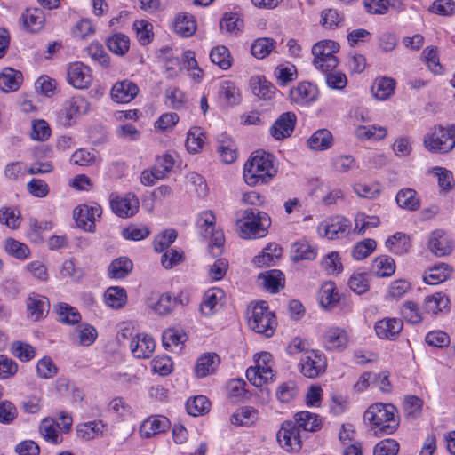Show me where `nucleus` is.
Segmentation results:
<instances>
[{
	"label": "nucleus",
	"mask_w": 455,
	"mask_h": 455,
	"mask_svg": "<svg viewBox=\"0 0 455 455\" xmlns=\"http://www.w3.org/2000/svg\"><path fill=\"white\" fill-rule=\"evenodd\" d=\"M363 421L376 435H392L400 423L397 409L391 403H382L369 406L363 414Z\"/></svg>",
	"instance_id": "nucleus-1"
},
{
	"label": "nucleus",
	"mask_w": 455,
	"mask_h": 455,
	"mask_svg": "<svg viewBox=\"0 0 455 455\" xmlns=\"http://www.w3.org/2000/svg\"><path fill=\"white\" fill-rule=\"evenodd\" d=\"M275 174L274 156L264 150L253 152L243 166V179L250 186L267 183Z\"/></svg>",
	"instance_id": "nucleus-2"
},
{
	"label": "nucleus",
	"mask_w": 455,
	"mask_h": 455,
	"mask_svg": "<svg viewBox=\"0 0 455 455\" xmlns=\"http://www.w3.org/2000/svg\"><path fill=\"white\" fill-rule=\"evenodd\" d=\"M239 236L243 239H258L267 235L271 219L267 213L255 208L245 209L236 222Z\"/></svg>",
	"instance_id": "nucleus-3"
},
{
	"label": "nucleus",
	"mask_w": 455,
	"mask_h": 455,
	"mask_svg": "<svg viewBox=\"0 0 455 455\" xmlns=\"http://www.w3.org/2000/svg\"><path fill=\"white\" fill-rule=\"evenodd\" d=\"M424 147L435 154H446L455 147V125H437L423 140Z\"/></svg>",
	"instance_id": "nucleus-4"
},
{
	"label": "nucleus",
	"mask_w": 455,
	"mask_h": 455,
	"mask_svg": "<svg viewBox=\"0 0 455 455\" xmlns=\"http://www.w3.org/2000/svg\"><path fill=\"white\" fill-rule=\"evenodd\" d=\"M339 49V45L332 40H323L316 43L312 48L315 68L319 71L335 69L339 63L335 53Z\"/></svg>",
	"instance_id": "nucleus-5"
},
{
	"label": "nucleus",
	"mask_w": 455,
	"mask_h": 455,
	"mask_svg": "<svg viewBox=\"0 0 455 455\" xmlns=\"http://www.w3.org/2000/svg\"><path fill=\"white\" fill-rule=\"evenodd\" d=\"M248 323L252 331L266 337H271L275 332V316L268 309L266 301H259L253 306Z\"/></svg>",
	"instance_id": "nucleus-6"
},
{
	"label": "nucleus",
	"mask_w": 455,
	"mask_h": 455,
	"mask_svg": "<svg viewBox=\"0 0 455 455\" xmlns=\"http://www.w3.org/2000/svg\"><path fill=\"white\" fill-rule=\"evenodd\" d=\"M327 367L324 355L319 351H307L300 358L299 368L306 378L315 379L323 374Z\"/></svg>",
	"instance_id": "nucleus-7"
},
{
	"label": "nucleus",
	"mask_w": 455,
	"mask_h": 455,
	"mask_svg": "<svg viewBox=\"0 0 455 455\" xmlns=\"http://www.w3.org/2000/svg\"><path fill=\"white\" fill-rule=\"evenodd\" d=\"M351 230V222L343 217L336 216L325 220L318 226V233L330 240L346 237Z\"/></svg>",
	"instance_id": "nucleus-8"
},
{
	"label": "nucleus",
	"mask_w": 455,
	"mask_h": 455,
	"mask_svg": "<svg viewBox=\"0 0 455 455\" xmlns=\"http://www.w3.org/2000/svg\"><path fill=\"white\" fill-rule=\"evenodd\" d=\"M276 439L281 447L286 451H299L301 448V437L296 423L285 421L276 434Z\"/></svg>",
	"instance_id": "nucleus-9"
},
{
	"label": "nucleus",
	"mask_w": 455,
	"mask_h": 455,
	"mask_svg": "<svg viewBox=\"0 0 455 455\" xmlns=\"http://www.w3.org/2000/svg\"><path fill=\"white\" fill-rule=\"evenodd\" d=\"M102 210L100 205L89 206L79 205L74 210V219L78 228L84 231L93 232L95 230V220L100 217Z\"/></svg>",
	"instance_id": "nucleus-10"
},
{
	"label": "nucleus",
	"mask_w": 455,
	"mask_h": 455,
	"mask_svg": "<svg viewBox=\"0 0 455 455\" xmlns=\"http://www.w3.org/2000/svg\"><path fill=\"white\" fill-rule=\"evenodd\" d=\"M348 341L347 331L339 326L328 328L322 336L323 346L329 351H343L347 348Z\"/></svg>",
	"instance_id": "nucleus-11"
},
{
	"label": "nucleus",
	"mask_w": 455,
	"mask_h": 455,
	"mask_svg": "<svg viewBox=\"0 0 455 455\" xmlns=\"http://www.w3.org/2000/svg\"><path fill=\"white\" fill-rule=\"evenodd\" d=\"M90 108V103L83 97L75 96L66 101L64 109L60 115V122L66 125H71L72 120L80 115L86 114Z\"/></svg>",
	"instance_id": "nucleus-12"
},
{
	"label": "nucleus",
	"mask_w": 455,
	"mask_h": 455,
	"mask_svg": "<svg viewBox=\"0 0 455 455\" xmlns=\"http://www.w3.org/2000/svg\"><path fill=\"white\" fill-rule=\"evenodd\" d=\"M171 427L168 418L162 415H151L143 420L140 427V435L148 439L158 434L166 432Z\"/></svg>",
	"instance_id": "nucleus-13"
},
{
	"label": "nucleus",
	"mask_w": 455,
	"mask_h": 455,
	"mask_svg": "<svg viewBox=\"0 0 455 455\" xmlns=\"http://www.w3.org/2000/svg\"><path fill=\"white\" fill-rule=\"evenodd\" d=\"M110 206L112 211L121 218L132 216L139 208V199L133 194H127L124 196H111Z\"/></svg>",
	"instance_id": "nucleus-14"
},
{
	"label": "nucleus",
	"mask_w": 455,
	"mask_h": 455,
	"mask_svg": "<svg viewBox=\"0 0 455 455\" xmlns=\"http://www.w3.org/2000/svg\"><path fill=\"white\" fill-rule=\"evenodd\" d=\"M68 81L75 88H88L92 81L91 69L81 62H75L68 68Z\"/></svg>",
	"instance_id": "nucleus-15"
},
{
	"label": "nucleus",
	"mask_w": 455,
	"mask_h": 455,
	"mask_svg": "<svg viewBox=\"0 0 455 455\" xmlns=\"http://www.w3.org/2000/svg\"><path fill=\"white\" fill-rule=\"evenodd\" d=\"M428 247L435 256L443 257L451 254L454 244L451 237L444 231L437 229L431 233Z\"/></svg>",
	"instance_id": "nucleus-16"
},
{
	"label": "nucleus",
	"mask_w": 455,
	"mask_h": 455,
	"mask_svg": "<svg viewBox=\"0 0 455 455\" xmlns=\"http://www.w3.org/2000/svg\"><path fill=\"white\" fill-rule=\"evenodd\" d=\"M138 92V85L125 79L118 81L113 85L110 95L114 101L124 104L131 102L137 96Z\"/></svg>",
	"instance_id": "nucleus-17"
},
{
	"label": "nucleus",
	"mask_w": 455,
	"mask_h": 455,
	"mask_svg": "<svg viewBox=\"0 0 455 455\" xmlns=\"http://www.w3.org/2000/svg\"><path fill=\"white\" fill-rule=\"evenodd\" d=\"M28 315L33 321H39L45 317L50 308V303L46 297L31 293L26 300Z\"/></svg>",
	"instance_id": "nucleus-18"
},
{
	"label": "nucleus",
	"mask_w": 455,
	"mask_h": 455,
	"mask_svg": "<svg viewBox=\"0 0 455 455\" xmlns=\"http://www.w3.org/2000/svg\"><path fill=\"white\" fill-rule=\"evenodd\" d=\"M296 116L292 112L283 113L273 124L270 133L276 140L290 137L294 131Z\"/></svg>",
	"instance_id": "nucleus-19"
},
{
	"label": "nucleus",
	"mask_w": 455,
	"mask_h": 455,
	"mask_svg": "<svg viewBox=\"0 0 455 455\" xmlns=\"http://www.w3.org/2000/svg\"><path fill=\"white\" fill-rule=\"evenodd\" d=\"M131 352L136 358H149L156 347V342L152 337L148 334H137L132 338L131 344Z\"/></svg>",
	"instance_id": "nucleus-20"
},
{
	"label": "nucleus",
	"mask_w": 455,
	"mask_h": 455,
	"mask_svg": "<svg viewBox=\"0 0 455 455\" xmlns=\"http://www.w3.org/2000/svg\"><path fill=\"white\" fill-rule=\"evenodd\" d=\"M403 322L398 318H384L375 323L377 336L382 339H395L403 329Z\"/></svg>",
	"instance_id": "nucleus-21"
},
{
	"label": "nucleus",
	"mask_w": 455,
	"mask_h": 455,
	"mask_svg": "<svg viewBox=\"0 0 455 455\" xmlns=\"http://www.w3.org/2000/svg\"><path fill=\"white\" fill-rule=\"evenodd\" d=\"M220 363V356L213 352L203 354L196 361L194 371L197 378H204L215 373Z\"/></svg>",
	"instance_id": "nucleus-22"
},
{
	"label": "nucleus",
	"mask_w": 455,
	"mask_h": 455,
	"mask_svg": "<svg viewBox=\"0 0 455 455\" xmlns=\"http://www.w3.org/2000/svg\"><path fill=\"white\" fill-rule=\"evenodd\" d=\"M318 95L317 88L311 83L302 82L290 92L292 101L298 104H307L316 100Z\"/></svg>",
	"instance_id": "nucleus-23"
},
{
	"label": "nucleus",
	"mask_w": 455,
	"mask_h": 455,
	"mask_svg": "<svg viewBox=\"0 0 455 455\" xmlns=\"http://www.w3.org/2000/svg\"><path fill=\"white\" fill-rule=\"evenodd\" d=\"M44 20L43 11L37 8H28L20 18V22L23 28L31 33L41 30Z\"/></svg>",
	"instance_id": "nucleus-24"
},
{
	"label": "nucleus",
	"mask_w": 455,
	"mask_h": 455,
	"mask_svg": "<svg viewBox=\"0 0 455 455\" xmlns=\"http://www.w3.org/2000/svg\"><path fill=\"white\" fill-rule=\"evenodd\" d=\"M23 80L20 71L6 68L0 73V90L4 92L17 91Z\"/></svg>",
	"instance_id": "nucleus-25"
},
{
	"label": "nucleus",
	"mask_w": 455,
	"mask_h": 455,
	"mask_svg": "<svg viewBox=\"0 0 455 455\" xmlns=\"http://www.w3.org/2000/svg\"><path fill=\"white\" fill-rule=\"evenodd\" d=\"M250 84L252 93L259 100H270L275 94V87L264 77L253 76Z\"/></svg>",
	"instance_id": "nucleus-26"
},
{
	"label": "nucleus",
	"mask_w": 455,
	"mask_h": 455,
	"mask_svg": "<svg viewBox=\"0 0 455 455\" xmlns=\"http://www.w3.org/2000/svg\"><path fill=\"white\" fill-rule=\"evenodd\" d=\"M294 419L297 427L305 431L316 432L321 429L323 425L320 417L310 411H299L295 414Z\"/></svg>",
	"instance_id": "nucleus-27"
},
{
	"label": "nucleus",
	"mask_w": 455,
	"mask_h": 455,
	"mask_svg": "<svg viewBox=\"0 0 455 455\" xmlns=\"http://www.w3.org/2000/svg\"><path fill=\"white\" fill-rule=\"evenodd\" d=\"M395 89V81L389 77H378L375 79L371 92L374 97L379 100H386L390 98Z\"/></svg>",
	"instance_id": "nucleus-28"
},
{
	"label": "nucleus",
	"mask_w": 455,
	"mask_h": 455,
	"mask_svg": "<svg viewBox=\"0 0 455 455\" xmlns=\"http://www.w3.org/2000/svg\"><path fill=\"white\" fill-rule=\"evenodd\" d=\"M105 427V424L100 420L89 421L76 427V435L84 441H90L100 435Z\"/></svg>",
	"instance_id": "nucleus-29"
},
{
	"label": "nucleus",
	"mask_w": 455,
	"mask_h": 455,
	"mask_svg": "<svg viewBox=\"0 0 455 455\" xmlns=\"http://www.w3.org/2000/svg\"><path fill=\"white\" fill-rule=\"evenodd\" d=\"M133 263L127 257H120L114 259L108 269V276L113 279H124L132 270Z\"/></svg>",
	"instance_id": "nucleus-30"
},
{
	"label": "nucleus",
	"mask_w": 455,
	"mask_h": 455,
	"mask_svg": "<svg viewBox=\"0 0 455 455\" xmlns=\"http://www.w3.org/2000/svg\"><path fill=\"white\" fill-rule=\"evenodd\" d=\"M223 296V291L218 288L208 290L204 297L200 305V310L203 315L210 316L217 311V306L220 299Z\"/></svg>",
	"instance_id": "nucleus-31"
},
{
	"label": "nucleus",
	"mask_w": 455,
	"mask_h": 455,
	"mask_svg": "<svg viewBox=\"0 0 455 455\" xmlns=\"http://www.w3.org/2000/svg\"><path fill=\"white\" fill-rule=\"evenodd\" d=\"M451 273L452 268L447 264H438L428 269L424 275V282L430 285H435L446 281Z\"/></svg>",
	"instance_id": "nucleus-32"
},
{
	"label": "nucleus",
	"mask_w": 455,
	"mask_h": 455,
	"mask_svg": "<svg viewBox=\"0 0 455 455\" xmlns=\"http://www.w3.org/2000/svg\"><path fill=\"white\" fill-rule=\"evenodd\" d=\"M259 419V411L253 407L243 406L237 409L231 416V422L237 426H251Z\"/></svg>",
	"instance_id": "nucleus-33"
},
{
	"label": "nucleus",
	"mask_w": 455,
	"mask_h": 455,
	"mask_svg": "<svg viewBox=\"0 0 455 455\" xmlns=\"http://www.w3.org/2000/svg\"><path fill=\"white\" fill-rule=\"evenodd\" d=\"M282 251H283V250L278 244H276L275 243H269L263 250L261 254H259L254 258L253 261L259 267L272 266L281 257Z\"/></svg>",
	"instance_id": "nucleus-34"
},
{
	"label": "nucleus",
	"mask_w": 455,
	"mask_h": 455,
	"mask_svg": "<svg viewBox=\"0 0 455 455\" xmlns=\"http://www.w3.org/2000/svg\"><path fill=\"white\" fill-rule=\"evenodd\" d=\"M174 31L183 37L191 36L196 30L194 17L188 13L179 14L174 21Z\"/></svg>",
	"instance_id": "nucleus-35"
},
{
	"label": "nucleus",
	"mask_w": 455,
	"mask_h": 455,
	"mask_svg": "<svg viewBox=\"0 0 455 455\" xmlns=\"http://www.w3.org/2000/svg\"><path fill=\"white\" fill-rule=\"evenodd\" d=\"M59 425L52 419H44L39 425L42 437L48 443L58 444L62 442V436L58 431Z\"/></svg>",
	"instance_id": "nucleus-36"
},
{
	"label": "nucleus",
	"mask_w": 455,
	"mask_h": 455,
	"mask_svg": "<svg viewBox=\"0 0 455 455\" xmlns=\"http://www.w3.org/2000/svg\"><path fill=\"white\" fill-rule=\"evenodd\" d=\"M218 152L222 162L232 164L236 159V146L235 142L227 135L221 134L218 139Z\"/></svg>",
	"instance_id": "nucleus-37"
},
{
	"label": "nucleus",
	"mask_w": 455,
	"mask_h": 455,
	"mask_svg": "<svg viewBox=\"0 0 455 455\" xmlns=\"http://www.w3.org/2000/svg\"><path fill=\"white\" fill-rule=\"evenodd\" d=\"M332 135L326 129L314 132L307 140V146L313 150H325L332 145Z\"/></svg>",
	"instance_id": "nucleus-38"
},
{
	"label": "nucleus",
	"mask_w": 455,
	"mask_h": 455,
	"mask_svg": "<svg viewBox=\"0 0 455 455\" xmlns=\"http://www.w3.org/2000/svg\"><path fill=\"white\" fill-rule=\"evenodd\" d=\"M397 204L409 211H416L419 208L420 201L417 197V192L412 188H403L396 195Z\"/></svg>",
	"instance_id": "nucleus-39"
},
{
	"label": "nucleus",
	"mask_w": 455,
	"mask_h": 455,
	"mask_svg": "<svg viewBox=\"0 0 455 455\" xmlns=\"http://www.w3.org/2000/svg\"><path fill=\"white\" fill-rule=\"evenodd\" d=\"M372 271L379 277L391 276L395 271V260L387 255L379 256L372 262Z\"/></svg>",
	"instance_id": "nucleus-40"
},
{
	"label": "nucleus",
	"mask_w": 455,
	"mask_h": 455,
	"mask_svg": "<svg viewBox=\"0 0 455 455\" xmlns=\"http://www.w3.org/2000/svg\"><path fill=\"white\" fill-rule=\"evenodd\" d=\"M355 134L359 140H379L387 136V131L384 126L359 125L356 127Z\"/></svg>",
	"instance_id": "nucleus-41"
},
{
	"label": "nucleus",
	"mask_w": 455,
	"mask_h": 455,
	"mask_svg": "<svg viewBox=\"0 0 455 455\" xmlns=\"http://www.w3.org/2000/svg\"><path fill=\"white\" fill-rule=\"evenodd\" d=\"M450 300L445 295L442 293H435L425 298L424 310L427 313L435 315L438 312H442L443 309L448 308Z\"/></svg>",
	"instance_id": "nucleus-42"
},
{
	"label": "nucleus",
	"mask_w": 455,
	"mask_h": 455,
	"mask_svg": "<svg viewBox=\"0 0 455 455\" xmlns=\"http://www.w3.org/2000/svg\"><path fill=\"white\" fill-rule=\"evenodd\" d=\"M55 310L59 315V321L62 323L74 325L81 321L80 313L67 303H59L55 306Z\"/></svg>",
	"instance_id": "nucleus-43"
},
{
	"label": "nucleus",
	"mask_w": 455,
	"mask_h": 455,
	"mask_svg": "<svg viewBox=\"0 0 455 455\" xmlns=\"http://www.w3.org/2000/svg\"><path fill=\"white\" fill-rule=\"evenodd\" d=\"M186 340V335L175 329L165 330L162 336L163 346L172 351L180 350V345Z\"/></svg>",
	"instance_id": "nucleus-44"
},
{
	"label": "nucleus",
	"mask_w": 455,
	"mask_h": 455,
	"mask_svg": "<svg viewBox=\"0 0 455 455\" xmlns=\"http://www.w3.org/2000/svg\"><path fill=\"white\" fill-rule=\"evenodd\" d=\"M107 46L113 53L124 56L130 49V39L123 33H116L107 40Z\"/></svg>",
	"instance_id": "nucleus-45"
},
{
	"label": "nucleus",
	"mask_w": 455,
	"mask_h": 455,
	"mask_svg": "<svg viewBox=\"0 0 455 455\" xmlns=\"http://www.w3.org/2000/svg\"><path fill=\"white\" fill-rule=\"evenodd\" d=\"M386 245L393 253L402 255L409 251L411 243L405 234L396 233L386 241Z\"/></svg>",
	"instance_id": "nucleus-46"
},
{
	"label": "nucleus",
	"mask_w": 455,
	"mask_h": 455,
	"mask_svg": "<svg viewBox=\"0 0 455 455\" xmlns=\"http://www.w3.org/2000/svg\"><path fill=\"white\" fill-rule=\"evenodd\" d=\"M339 300V295L336 291L334 283L331 282L325 283L322 286L319 294V301L321 306L331 309L338 303Z\"/></svg>",
	"instance_id": "nucleus-47"
},
{
	"label": "nucleus",
	"mask_w": 455,
	"mask_h": 455,
	"mask_svg": "<svg viewBox=\"0 0 455 455\" xmlns=\"http://www.w3.org/2000/svg\"><path fill=\"white\" fill-rule=\"evenodd\" d=\"M275 44L276 42L272 38H258L252 43L251 46V52L255 58L261 60L271 53L275 47Z\"/></svg>",
	"instance_id": "nucleus-48"
},
{
	"label": "nucleus",
	"mask_w": 455,
	"mask_h": 455,
	"mask_svg": "<svg viewBox=\"0 0 455 455\" xmlns=\"http://www.w3.org/2000/svg\"><path fill=\"white\" fill-rule=\"evenodd\" d=\"M106 304L113 308H120L126 302V291L119 286L109 287L104 293Z\"/></svg>",
	"instance_id": "nucleus-49"
},
{
	"label": "nucleus",
	"mask_w": 455,
	"mask_h": 455,
	"mask_svg": "<svg viewBox=\"0 0 455 455\" xmlns=\"http://www.w3.org/2000/svg\"><path fill=\"white\" fill-rule=\"evenodd\" d=\"M178 233L173 228H168L157 234L153 242L154 250L156 252H164L177 239Z\"/></svg>",
	"instance_id": "nucleus-50"
},
{
	"label": "nucleus",
	"mask_w": 455,
	"mask_h": 455,
	"mask_svg": "<svg viewBox=\"0 0 455 455\" xmlns=\"http://www.w3.org/2000/svg\"><path fill=\"white\" fill-rule=\"evenodd\" d=\"M316 250L307 241L297 242L292 245V259L299 260H313L316 257Z\"/></svg>",
	"instance_id": "nucleus-51"
},
{
	"label": "nucleus",
	"mask_w": 455,
	"mask_h": 455,
	"mask_svg": "<svg viewBox=\"0 0 455 455\" xmlns=\"http://www.w3.org/2000/svg\"><path fill=\"white\" fill-rule=\"evenodd\" d=\"M211 403L204 395H197L187 401L186 408L188 413L192 416H199L210 411Z\"/></svg>",
	"instance_id": "nucleus-52"
},
{
	"label": "nucleus",
	"mask_w": 455,
	"mask_h": 455,
	"mask_svg": "<svg viewBox=\"0 0 455 455\" xmlns=\"http://www.w3.org/2000/svg\"><path fill=\"white\" fill-rule=\"evenodd\" d=\"M219 94L228 105H235L240 101L239 90L232 81L226 80L221 82Z\"/></svg>",
	"instance_id": "nucleus-53"
},
{
	"label": "nucleus",
	"mask_w": 455,
	"mask_h": 455,
	"mask_svg": "<svg viewBox=\"0 0 455 455\" xmlns=\"http://www.w3.org/2000/svg\"><path fill=\"white\" fill-rule=\"evenodd\" d=\"M274 377L273 371H269L268 369H262V371L259 369V367H249L246 371V378L255 387H259L264 384L267 383L269 380H272Z\"/></svg>",
	"instance_id": "nucleus-54"
},
{
	"label": "nucleus",
	"mask_w": 455,
	"mask_h": 455,
	"mask_svg": "<svg viewBox=\"0 0 455 455\" xmlns=\"http://www.w3.org/2000/svg\"><path fill=\"white\" fill-rule=\"evenodd\" d=\"M212 62L221 69H228L232 65V57L229 50L223 45L213 48L210 53Z\"/></svg>",
	"instance_id": "nucleus-55"
},
{
	"label": "nucleus",
	"mask_w": 455,
	"mask_h": 455,
	"mask_svg": "<svg viewBox=\"0 0 455 455\" xmlns=\"http://www.w3.org/2000/svg\"><path fill=\"white\" fill-rule=\"evenodd\" d=\"M259 278L263 280L264 286L273 293L277 292L279 288L283 287V275L280 270H270L262 273Z\"/></svg>",
	"instance_id": "nucleus-56"
},
{
	"label": "nucleus",
	"mask_w": 455,
	"mask_h": 455,
	"mask_svg": "<svg viewBox=\"0 0 455 455\" xmlns=\"http://www.w3.org/2000/svg\"><path fill=\"white\" fill-rule=\"evenodd\" d=\"M204 136L199 127L189 129L187 135L186 146L190 153H197L203 147Z\"/></svg>",
	"instance_id": "nucleus-57"
},
{
	"label": "nucleus",
	"mask_w": 455,
	"mask_h": 455,
	"mask_svg": "<svg viewBox=\"0 0 455 455\" xmlns=\"http://www.w3.org/2000/svg\"><path fill=\"white\" fill-rule=\"evenodd\" d=\"M243 26V21L239 18L236 13H225L220 22L221 31L227 33H236L241 30Z\"/></svg>",
	"instance_id": "nucleus-58"
},
{
	"label": "nucleus",
	"mask_w": 455,
	"mask_h": 455,
	"mask_svg": "<svg viewBox=\"0 0 455 455\" xmlns=\"http://www.w3.org/2000/svg\"><path fill=\"white\" fill-rule=\"evenodd\" d=\"M12 354L22 362H28L36 355L35 348L25 342L14 341L11 347Z\"/></svg>",
	"instance_id": "nucleus-59"
},
{
	"label": "nucleus",
	"mask_w": 455,
	"mask_h": 455,
	"mask_svg": "<svg viewBox=\"0 0 455 455\" xmlns=\"http://www.w3.org/2000/svg\"><path fill=\"white\" fill-rule=\"evenodd\" d=\"M6 252L17 259H25L29 256L28 247L15 239L8 238L4 243Z\"/></svg>",
	"instance_id": "nucleus-60"
},
{
	"label": "nucleus",
	"mask_w": 455,
	"mask_h": 455,
	"mask_svg": "<svg viewBox=\"0 0 455 455\" xmlns=\"http://www.w3.org/2000/svg\"><path fill=\"white\" fill-rule=\"evenodd\" d=\"M133 28L136 32L137 38L141 44L146 45L151 41L153 37L151 23L144 20H136L133 23Z\"/></svg>",
	"instance_id": "nucleus-61"
},
{
	"label": "nucleus",
	"mask_w": 455,
	"mask_h": 455,
	"mask_svg": "<svg viewBox=\"0 0 455 455\" xmlns=\"http://www.w3.org/2000/svg\"><path fill=\"white\" fill-rule=\"evenodd\" d=\"M0 223L6 225L12 229L20 226V212L12 207H2L0 209Z\"/></svg>",
	"instance_id": "nucleus-62"
},
{
	"label": "nucleus",
	"mask_w": 455,
	"mask_h": 455,
	"mask_svg": "<svg viewBox=\"0 0 455 455\" xmlns=\"http://www.w3.org/2000/svg\"><path fill=\"white\" fill-rule=\"evenodd\" d=\"M401 314L407 322L413 324L419 323L422 320L419 307L413 301H405L402 306Z\"/></svg>",
	"instance_id": "nucleus-63"
},
{
	"label": "nucleus",
	"mask_w": 455,
	"mask_h": 455,
	"mask_svg": "<svg viewBox=\"0 0 455 455\" xmlns=\"http://www.w3.org/2000/svg\"><path fill=\"white\" fill-rule=\"evenodd\" d=\"M344 20L343 14L335 9H326L322 12L321 24L329 29L337 28Z\"/></svg>",
	"instance_id": "nucleus-64"
}]
</instances>
